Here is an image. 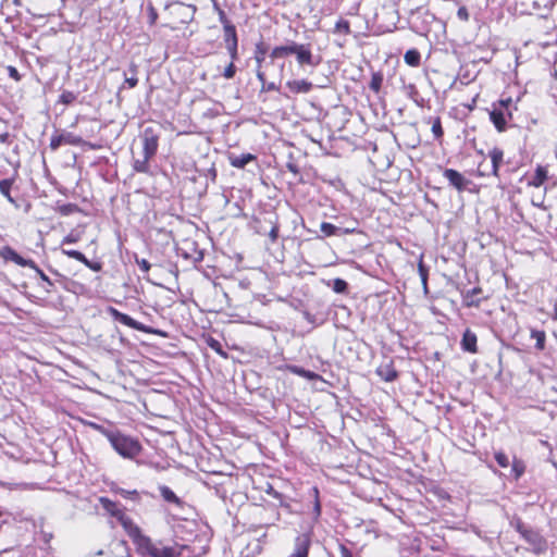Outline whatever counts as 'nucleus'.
<instances>
[{
    "label": "nucleus",
    "instance_id": "0eeeda50",
    "mask_svg": "<svg viewBox=\"0 0 557 557\" xmlns=\"http://www.w3.org/2000/svg\"><path fill=\"white\" fill-rule=\"evenodd\" d=\"M108 312L114 321L120 322L128 327H132L134 330L140 331V332H144L147 334H156V335H162V336L164 335L163 332L156 330L151 326L145 325V324L136 321L128 314L123 313L113 307H109Z\"/></svg>",
    "mask_w": 557,
    "mask_h": 557
},
{
    "label": "nucleus",
    "instance_id": "ddd939ff",
    "mask_svg": "<svg viewBox=\"0 0 557 557\" xmlns=\"http://www.w3.org/2000/svg\"><path fill=\"white\" fill-rule=\"evenodd\" d=\"M309 496L312 497L311 500V507L308 509V515L311 517V520L313 523L319 522L322 507H321V500H320V492L317 486H312L309 490Z\"/></svg>",
    "mask_w": 557,
    "mask_h": 557
},
{
    "label": "nucleus",
    "instance_id": "79ce46f5",
    "mask_svg": "<svg viewBox=\"0 0 557 557\" xmlns=\"http://www.w3.org/2000/svg\"><path fill=\"white\" fill-rule=\"evenodd\" d=\"M214 8L218 11L219 21L223 25V28L233 25L232 22L226 16L225 12L216 3H214Z\"/></svg>",
    "mask_w": 557,
    "mask_h": 557
},
{
    "label": "nucleus",
    "instance_id": "7c9ffc66",
    "mask_svg": "<svg viewBox=\"0 0 557 557\" xmlns=\"http://www.w3.org/2000/svg\"><path fill=\"white\" fill-rule=\"evenodd\" d=\"M404 60L410 66H419L421 62V54L417 49H410L405 53Z\"/></svg>",
    "mask_w": 557,
    "mask_h": 557
},
{
    "label": "nucleus",
    "instance_id": "37998d69",
    "mask_svg": "<svg viewBox=\"0 0 557 557\" xmlns=\"http://www.w3.org/2000/svg\"><path fill=\"white\" fill-rule=\"evenodd\" d=\"M77 210H78V207L75 203H65V205H62L59 207V212L62 215H70Z\"/></svg>",
    "mask_w": 557,
    "mask_h": 557
},
{
    "label": "nucleus",
    "instance_id": "4468645a",
    "mask_svg": "<svg viewBox=\"0 0 557 557\" xmlns=\"http://www.w3.org/2000/svg\"><path fill=\"white\" fill-rule=\"evenodd\" d=\"M277 370L280 371H288L293 374H296L298 376H301V377H305L309 381H317V380H321V375L313 372V371H310V370H306L299 366H296V364H283V366H280L277 367Z\"/></svg>",
    "mask_w": 557,
    "mask_h": 557
},
{
    "label": "nucleus",
    "instance_id": "bb28decb",
    "mask_svg": "<svg viewBox=\"0 0 557 557\" xmlns=\"http://www.w3.org/2000/svg\"><path fill=\"white\" fill-rule=\"evenodd\" d=\"M334 293L336 294H347L348 293V283L343 278H334L327 283Z\"/></svg>",
    "mask_w": 557,
    "mask_h": 557
},
{
    "label": "nucleus",
    "instance_id": "cd10ccee",
    "mask_svg": "<svg viewBox=\"0 0 557 557\" xmlns=\"http://www.w3.org/2000/svg\"><path fill=\"white\" fill-rule=\"evenodd\" d=\"M13 185V180L5 178L0 181V193L13 205L16 206L15 199L11 196V188Z\"/></svg>",
    "mask_w": 557,
    "mask_h": 557
},
{
    "label": "nucleus",
    "instance_id": "39448f33",
    "mask_svg": "<svg viewBox=\"0 0 557 557\" xmlns=\"http://www.w3.org/2000/svg\"><path fill=\"white\" fill-rule=\"evenodd\" d=\"M509 524L529 544L530 547L528 549L530 552L535 555H542L547 552L548 542L537 529L525 524L518 516H513L510 519Z\"/></svg>",
    "mask_w": 557,
    "mask_h": 557
},
{
    "label": "nucleus",
    "instance_id": "13d9d810",
    "mask_svg": "<svg viewBox=\"0 0 557 557\" xmlns=\"http://www.w3.org/2000/svg\"><path fill=\"white\" fill-rule=\"evenodd\" d=\"M267 493L269 495H272L274 498L278 499L280 502H282V497L283 495L281 493H278L277 491H275L272 486H269V488L267 490ZM283 505V503H281Z\"/></svg>",
    "mask_w": 557,
    "mask_h": 557
},
{
    "label": "nucleus",
    "instance_id": "c85d7f7f",
    "mask_svg": "<svg viewBox=\"0 0 557 557\" xmlns=\"http://www.w3.org/2000/svg\"><path fill=\"white\" fill-rule=\"evenodd\" d=\"M320 230L323 233V236H342L341 226L334 225L329 222H322L320 225Z\"/></svg>",
    "mask_w": 557,
    "mask_h": 557
},
{
    "label": "nucleus",
    "instance_id": "f03ea898",
    "mask_svg": "<svg viewBox=\"0 0 557 557\" xmlns=\"http://www.w3.org/2000/svg\"><path fill=\"white\" fill-rule=\"evenodd\" d=\"M160 127L147 126L140 134L143 144V159L133 161V170L136 173L150 174V160L157 154L159 148Z\"/></svg>",
    "mask_w": 557,
    "mask_h": 557
},
{
    "label": "nucleus",
    "instance_id": "2eb2a0df",
    "mask_svg": "<svg viewBox=\"0 0 557 557\" xmlns=\"http://www.w3.org/2000/svg\"><path fill=\"white\" fill-rule=\"evenodd\" d=\"M376 374L385 382H394L398 377V372L394 367V361L388 360L386 362H382L376 368Z\"/></svg>",
    "mask_w": 557,
    "mask_h": 557
},
{
    "label": "nucleus",
    "instance_id": "6ab92c4d",
    "mask_svg": "<svg viewBox=\"0 0 557 557\" xmlns=\"http://www.w3.org/2000/svg\"><path fill=\"white\" fill-rule=\"evenodd\" d=\"M286 87L293 94H307L312 89V84L306 79L288 81Z\"/></svg>",
    "mask_w": 557,
    "mask_h": 557
},
{
    "label": "nucleus",
    "instance_id": "473e14b6",
    "mask_svg": "<svg viewBox=\"0 0 557 557\" xmlns=\"http://www.w3.org/2000/svg\"><path fill=\"white\" fill-rule=\"evenodd\" d=\"M383 84V75L380 72H375L371 76V81L369 83V88L374 92H379L381 90Z\"/></svg>",
    "mask_w": 557,
    "mask_h": 557
},
{
    "label": "nucleus",
    "instance_id": "a19ab883",
    "mask_svg": "<svg viewBox=\"0 0 557 557\" xmlns=\"http://www.w3.org/2000/svg\"><path fill=\"white\" fill-rule=\"evenodd\" d=\"M494 458L502 468H507L510 465L508 456L502 450L495 451Z\"/></svg>",
    "mask_w": 557,
    "mask_h": 557
},
{
    "label": "nucleus",
    "instance_id": "f704fd0d",
    "mask_svg": "<svg viewBox=\"0 0 557 557\" xmlns=\"http://www.w3.org/2000/svg\"><path fill=\"white\" fill-rule=\"evenodd\" d=\"M358 226H359V222L357 220L352 219L351 221H349V223L346 226H341L342 236L348 235V234L360 233Z\"/></svg>",
    "mask_w": 557,
    "mask_h": 557
},
{
    "label": "nucleus",
    "instance_id": "a878e982",
    "mask_svg": "<svg viewBox=\"0 0 557 557\" xmlns=\"http://www.w3.org/2000/svg\"><path fill=\"white\" fill-rule=\"evenodd\" d=\"M223 30H224L225 47L232 46V45H234V46L238 45L236 27L234 24L231 26H226L225 28H223Z\"/></svg>",
    "mask_w": 557,
    "mask_h": 557
},
{
    "label": "nucleus",
    "instance_id": "a211bd4d",
    "mask_svg": "<svg viewBox=\"0 0 557 557\" xmlns=\"http://www.w3.org/2000/svg\"><path fill=\"white\" fill-rule=\"evenodd\" d=\"M296 45V41L290 40L287 45L274 47L270 53L271 59L274 60L293 54L295 52Z\"/></svg>",
    "mask_w": 557,
    "mask_h": 557
},
{
    "label": "nucleus",
    "instance_id": "a18cd8bd",
    "mask_svg": "<svg viewBox=\"0 0 557 557\" xmlns=\"http://www.w3.org/2000/svg\"><path fill=\"white\" fill-rule=\"evenodd\" d=\"M236 66L234 62H230V64L224 69L223 76L226 79H232L235 76Z\"/></svg>",
    "mask_w": 557,
    "mask_h": 557
},
{
    "label": "nucleus",
    "instance_id": "6e6552de",
    "mask_svg": "<svg viewBox=\"0 0 557 557\" xmlns=\"http://www.w3.org/2000/svg\"><path fill=\"white\" fill-rule=\"evenodd\" d=\"M62 145L82 146L85 145L84 139L75 135L74 133L67 132L62 134H53L50 139L49 147L52 151L58 150Z\"/></svg>",
    "mask_w": 557,
    "mask_h": 557
},
{
    "label": "nucleus",
    "instance_id": "20e7f679",
    "mask_svg": "<svg viewBox=\"0 0 557 557\" xmlns=\"http://www.w3.org/2000/svg\"><path fill=\"white\" fill-rule=\"evenodd\" d=\"M517 103L518 100L515 101L511 97L500 98L492 103L488 115L497 132L504 133L513 126L511 122L513 120V112L518 110Z\"/></svg>",
    "mask_w": 557,
    "mask_h": 557
},
{
    "label": "nucleus",
    "instance_id": "b1692460",
    "mask_svg": "<svg viewBox=\"0 0 557 557\" xmlns=\"http://www.w3.org/2000/svg\"><path fill=\"white\" fill-rule=\"evenodd\" d=\"M111 492L121 495L125 499H131L133 502L140 500V493L137 490H125L114 485L111 487Z\"/></svg>",
    "mask_w": 557,
    "mask_h": 557
},
{
    "label": "nucleus",
    "instance_id": "4d7b16f0",
    "mask_svg": "<svg viewBox=\"0 0 557 557\" xmlns=\"http://www.w3.org/2000/svg\"><path fill=\"white\" fill-rule=\"evenodd\" d=\"M286 168L289 172H292L295 175H299V168L295 162H287Z\"/></svg>",
    "mask_w": 557,
    "mask_h": 557
},
{
    "label": "nucleus",
    "instance_id": "0e129e2a",
    "mask_svg": "<svg viewBox=\"0 0 557 557\" xmlns=\"http://www.w3.org/2000/svg\"><path fill=\"white\" fill-rule=\"evenodd\" d=\"M137 69L138 66L134 62L129 64V72L132 73V75H137Z\"/></svg>",
    "mask_w": 557,
    "mask_h": 557
},
{
    "label": "nucleus",
    "instance_id": "aec40b11",
    "mask_svg": "<svg viewBox=\"0 0 557 557\" xmlns=\"http://www.w3.org/2000/svg\"><path fill=\"white\" fill-rule=\"evenodd\" d=\"M256 156L252 153L231 154L228 157L232 166L244 169L249 162L253 161Z\"/></svg>",
    "mask_w": 557,
    "mask_h": 557
},
{
    "label": "nucleus",
    "instance_id": "de8ad7c7",
    "mask_svg": "<svg viewBox=\"0 0 557 557\" xmlns=\"http://www.w3.org/2000/svg\"><path fill=\"white\" fill-rule=\"evenodd\" d=\"M79 240V235L74 233V232H71L70 234H67L63 239H62V243L61 245H66V244H75Z\"/></svg>",
    "mask_w": 557,
    "mask_h": 557
},
{
    "label": "nucleus",
    "instance_id": "774afa93",
    "mask_svg": "<svg viewBox=\"0 0 557 557\" xmlns=\"http://www.w3.org/2000/svg\"><path fill=\"white\" fill-rule=\"evenodd\" d=\"M202 259H203V255H202V252H201V251H198V252H197V256L194 258V260H195L196 262H199V261H201Z\"/></svg>",
    "mask_w": 557,
    "mask_h": 557
},
{
    "label": "nucleus",
    "instance_id": "3c124183",
    "mask_svg": "<svg viewBox=\"0 0 557 557\" xmlns=\"http://www.w3.org/2000/svg\"><path fill=\"white\" fill-rule=\"evenodd\" d=\"M226 50L230 54L231 62H235L236 60H238V45L227 46Z\"/></svg>",
    "mask_w": 557,
    "mask_h": 557
},
{
    "label": "nucleus",
    "instance_id": "dca6fc26",
    "mask_svg": "<svg viewBox=\"0 0 557 557\" xmlns=\"http://www.w3.org/2000/svg\"><path fill=\"white\" fill-rule=\"evenodd\" d=\"M476 342H478V338H476L475 333L472 332L471 330L467 329L462 334L460 345H461L462 350L471 352V354H475L478 351Z\"/></svg>",
    "mask_w": 557,
    "mask_h": 557
},
{
    "label": "nucleus",
    "instance_id": "7ed1b4c3",
    "mask_svg": "<svg viewBox=\"0 0 557 557\" xmlns=\"http://www.w3.org/2000/svg\"><path fill=\"white\" fill-rule=\"evenodd\" d=\"M111 444L112 448L125 459H134L141 453V444L134 437L125 435L117 430H108L101 425H95Z\"/></svg>",
    "mask_w": 557,
    "mask_h": 557
},
{
    "label": "nucleus",
    "instance_id": "8fccbe9b",
    "mask_svg": "<svg viewBox=\"0 0 557 557\" xmlns=\"http://www.w3.org/2000/svg\"><path fill=\"white\" fill-rule=\"evenodd\" d=\"M84 265H86L87 268H89L90 270L95 271V272H99L102 270V263L99 262V261H90L86 258V261L83 263Z\"/></svg>",
    "mask_w": 557,
    "mask_h": 557
},
{
    "label": "nucleus",
    "instance_id": "c9c22d12",
    "mask_svg": "<svg viewBox=\"0 0 557 557\" xmlns=\"http://www.w3.org/2000/svg\"><path fill=\"white\" fill-rule=\"evenodd\" d=\"M335 33L342 35H348L350 33V24L347 20L341 18L335 24Z\"/></svg>",
    "mask_w": 557,
    "mask_h": 557
},
{
    "label": "nucleus",
    "instance_id": "4be33fe9",
    "mask_svg": "<svg viewBox=\"0 0 557 557\" xmlns=\"http://www.w3.org/2000/svg\"><path fill=\"white\" fill-rule=\"evenodd\" d=\"M159 492H160V495L162 496V498L166 503L174 504L177 507L183 506V504H184L183 500L180 497H177L176 494L169 486L160 485Z\"/></svg>",
    "mask_w": 557,
    "mask_h": 557
},
{
    "label": "nucleus",
    "instance_id": "f8f14e48",
    "mask_svg": "<svg viewBox=\"0 0 557 557\" xmlns=\"http://www.w3.org/2000/svg\"><path fill=\"white\" fill-rule=\"evenodd\" d=\"M311 546V536L309 533L299 534L295 539L293 553L288 557H308Z\"/></svg>",
    "mask_w": 557,
    "mask_h": 557
},
{
    "label": "nucleus",
    "instance_id": "f257e3e1",
    "mask_svg": "<svg viewBox=\"0 0 557 557\" xmlns=\"http://www.w3.org/2000/svg\"><path fill=\"white\" fill-rule=\"evenodd\" d=\"M131 539L137 546V550L149 557H201L207 553L206 546L196 547L187 544L166 546L162 543H154L141 533L140 528Z\"/></svg>",
    "mask_w": 557,
    "mask_h": 557
},
{
    "label": "nucleus",
    "instance_id": "49530a36",
    "mask_svg": "<svg viewBox=\"0 0 557 557\" xmlns=\"http://www.w3.org/2000/svg\"><path fill=\"white\" fill-rule=\"evenodd\" d=\"M209 346L214 350L216 351L219 355L221 356H226V352L222 349V345L220 344L219 341L214 339V338H211L209 341Z\"/></svg>",
    "mask_w": 557,
    "mask_h": 557
},
{
    "label": "nucleus",
    "instance_id": "423d86ee",
    "mask_svg": "<svg viewBox=\"0 0 557 557\" xmlns=\"http://www.w3.org/2000/svg\"><path fill=\"white\" fill-rule=\"evenodd\" d=\"M99 503L101 507L113 518H115L124 528L129 537L138 532V525L134 523L131 517H128L124 509L115 502L108 497H100Z\"/></svg>",
    "mask_w": 557,
    "mask_h": 557
},
{
    "label": "nucleus",
    "instance_id": "c03bdc74",
    "mask_svg": "<svg viewBox=\"0 0 557 557\" xmlns=\"http://www.w3.org/2000/svg\"><path fill=\"white\" fill-rule=\"evenodd\" d=\"M134 260H135V263L139 267V269L144 273H147L150 270L151 264L148 260H146L144 258H139L137 255H135Z\"/></svg>",
    "mask_w": 557,
    "mask_h": 557
},
{
    "label": "nucleus",
    "instance_id": "72a5a7b5",
    "mask_svg": "<svg viewBox=\"0 0 557 557\" xmlns=\"http://www.w3.org/2000/svg\"><path fill=\"white\" fill-rule=\"evenodd\" d=\"M432 133L436 140L441 141L444 136L441 117L436 116L432 122Z\"/></svg>",
    "mask_w": 557,
    "mask_h": 557
},
{
    "label": "nucleus",
    "instance_id": "f3484780",
    "mask_svg": "<svg viewBox=\"0 0 557 557\" xmlns=\"http://www.w3.org/2000/svg\"><path fill=\"white\" fill-rule=\"evenodd\" d=\"M488 157L491 158V162H492L491 174L498 177L499 176V168L503 164V160H504V151H503V149H500L498 147H494L492 150H490Z\"/></svg>",
    "mask_w": 557,
    "mask_h": 557
},
{
    "label": "nucleus",
    "instance_id": "e2e57ef3",
    "mask_svg": "<svg viewBox=\"0 0 557 557\" xmlns=\"http://www.w3.org/2000/svg\"><path fill=\"white\" fill-rule=\"evenodd\" d=\"M50 271H51L52 274H54L57 277H59L60 282L61 281H67V278L64 275L60 274L57 270H50Z\"/></svg>",
    "mask_w": 557,
    "mask_h": 557
},
{
    "label": "nucleus",
    "instance_id": "393cba45",
    "mask_svg": "<svg viewBox=\"0 0 557 557\" xmlns=\"http://www.w3.org/2000/svg\"><path fill=\"white\" fill-rule=\"evenodd\" d=\"M531 338L535 339V349L543 351L546 344V333L542 330L531 329Z\"/></svg>",
    "mask_w": 557,
    "mask_h": 557
},
{
    "label": "nucleus",
    "instance_id": "680f3d73",
    "mask_svg": "<svg viewBox=\"0 0 557 557\" xmlns=\"http://www.w3.org/2000/svg\"><path fill=\"white\" fill-rule=\"evenodd\" d=\"M257 78L258 81L263 85L265 84V74L264 72L260 71V67L257 70Z\"/></svg>",
    "mask_w": 557,
    "mask_h": 557
},
{
    "label": "nucleus",
    "instance_id": "e433bc0d",
    "mask_svg": "<svg viewBox=\"0 0 557 557\" xmlns=\"http://www.w3.org/2000/svg\"><path fill=\"white\" fill-rule=\"evenodd\" d=\"M77 99V95L70 90H64L59 97V102L65 106L72 104Z\"/></svg>",
    "mask_w": 557,
    "mask_h": 557
},
{
    "label": "nucleus",
    "instance_id": "2f4dec72",
    "mask_svg": "<svg viewBox=\"0 0 557 557\" xmlns=\"http://www.w3.org/2000/svg\"><path fill=\"white\" fill-rule=\"evenodd\" d=\"M525 471V466L522 460L513 458L511 463V473L516 480L520 479Z\"/></svg>",
    "mask_w": 557,
    "mask_h": 557
},
{
    "label": "nucleus",
    "instance_id": "5fc2aeb1",
    "mask_svg": "<svg viewBox=\"0 0 557 557\" xmlns=\"http://www.w3.org/2000/svg\"><path fill=\"white\" fill-rule=\"evenodd\" d=\"M124 84L127 85L128 88L136 87L138 84L137 75H132L131 77L125 75Z\"/></svg>",
    "mask_w": 557,
    "mask_h": 557
},
{
    "label": "nucleus",
    "instance_id": "4c0bfd02",
    "mask_svg": "<svg viewBox=\"0 0 557 557\" xmlns=\"http://www.w3.org/2000/svg\"><path fill=\"white\" fill-rule=\"evenodd\" d=\"M267 53V47L263 42H260L256 46L255 59L258 64V67H261L262 62L264 61V55Z\"/></svg>",
    "mask_w": 557,
    "mask_h": 557
},
{
    "label": "nucleus",
    "instance_id": "9b49d317",
    "mask_svg": "<svg viewBox=\"0 0 557 557\" xmlns=\"http://www.w3.org/2000/svg\"><path fill=\"white\" fill-rule=\"evenodd\" d=\"M0 258H2L4 261L14 262L20 267H35L34 260L23 258L10 246L0 247Z\"/></svg>",
    "mask_w": 557,
    "mask_h": 557
},
{
    "label": "nucleus",
    "instance_id": "6e6d98bb",
    "mask_svg": "<svg viewBox=\"0 0 557 557\" xmlns=\"http://www.w3.org/2000/svg\"><path fill=\"white\" fill-rule=\"evenodd\" d=\"M272 90H278V87L275 83H267L261 86V91H272Z\"/></svg>",
    "mask_w": 557,
    "mask_h": 557
},
{
    "label": "nucleus",
    "instance_id": "09e8293b",
    "mask_svg": "<svg viewBox=\"0 0 557 557\" xmlns=\"http://www.w3.org/2000/svg\"><path fill=\"white\" fill-rule=\"evenodd\" d=\"M457 16L460 21L468 22L470 18L468 9L465 5H461L457 11Z\"/></svg>",
    "mask_w": 557,
    "mask_h": 557
},
{
    "label": "nucleus",
    "instance_id": "603ef678",
    "mask_svg": "<svg viewBox=\"0 0 557 557\" xmlns=\"http://www.w3.org/2000/svg\"><path fill=\"white\" fill-rule=\"evenodd\" d=\"M278 231H280V227H278V224L277 223H273L270 232H269V237L271 239L272 243H275L277 237H278Z\"/></svg>",
    "mask_w": 557,
    "mask_h": 557
},
{
    "label": "nucleus",
    "instance_id": "9d476101",
    "mask_svg": "<svg viewBox=\"0 0 557 557\" xmlns=\"http://www.w3.org/2000/svg\"><path fill=\"white\" fill-rule=\"evenodd\" d=\"M443 176L449 182V185L458 191H463L471 184V181L466 178L460 172L454 169H445Z\"/></svg>",
    "mask_w": 557,
    "mask_h": 557
},
{
    "label": "nucleus",
    "instance_id": "69168bd1",
    "mask_svg": "<svg viewBox=\"0 0 557 557\" xmlns=\"http://www.w3.org/2000/svg\"><path fill=\"white\" fill-rule=\"evenodd\" d=\"M435 20V16L429 12H425L424 13V21L425 22H430V21H434Z\"/></svg>",
    "mask_w": 557,
    "mask_h": 557
},
{
    "label": "nucleus",
    "instance_id": "052dcab7",
    "mask_svg": "<svg viewBox=\"0 0 557 557\" xmlns=\"http://www.w3.org/2000/svg\"><path fill=\"white\" fill-rule=\"evenodd\" d=\"M302 315L304 318L311 324H313L315 322V318L312 313H310L309 311H304L302 312Z\"/></svg>",
    "mask_w": 557,
    "mask_h": 557
},
{
    "label": "nucleus",
    "instance_id": "412c9836",
    "mask_svg": "<svg viewBox=\"0 0 557 557\" xmlns=\"http://www.w3.org/2000/svg\"><path fill=\"white\" fill-rule=\"evenodd\" d=\"M548 177V171L543 165H537L534 172V175L532 176L531 181L529 182L530 186L533 187H541L545 181Z\"/></svg>",
    "mask_w": 557,
    "mask_h": 557
},
{
    "label": "nucleus",
    "instance_id": "ea45409f",
    "mask_svg": "<svg viewBox=\"0 0 557 557\" xmlns=\"http://www.w3.org/2000/svg\"><path fill=\"white\" fill-rule=\"evenodd\" d=\"M62 253L70 257V258H73L82 263H84L86 261V257L84 253H82L81 251L78 250H74V249H64L62 248Z\"/></svg>",
    "mask_w": 557,
    "mask_h": 557
},
{
    "label": "nucleus",
    "instance_id": "864d4df0",
    "mask_svg": "<svg viewBox=\"0 0 557 557\" xmlns=\"http://www.w3.org/2000/svg\"><path fill=\"white\" fill-rule=\"evenodd\" d=\"M7 71H8L9 76L11 78H13L14 81L18 82L21 79V75H20L18 71L16 70V67L9 65V66H7Z\"/></svg>",
    "mask_w": 557,
    "mask_h": 557
},
{
    "label": "nucleus",
    "instance_id": "338daca9",
    "mask_svg": "<svg viewBox=\"0 0 557 557\" xmlns=\"http://www.w3.org/2000/svg\"><path fill=\"white\" fill-rule=\"evenodd\" d=\"M553 320L557 321V301L554 304V312L552 315Z\"/></svg>",
    "mask_w": 557,
    "mask_h": 557
},
{
    "label": "nucleus",
    "instance_id": "bf43d9fd",
    "mask_svg": "<svg viewBox=\"0 0 557 557\" xmlns=\"http://www.w3.org/2000/svg\"><path fill=\"white\" fill-rule=\"evenodd\" d=\"M157 18H158L157 11L154 10L153 7H150L149 8V22H150V24H154Z\"/></svg>",
    "mask_w": 557,
    "mask_h": 557
},
{
    "label": "nucleus",
    "instance_id": "58836bf2",
    "mask_svg": "<svg viewBox=\"0 0 557 557\" xmlns=\"http://www.w3.org/2000/svg\"><path fill=\"white\" fill-rule=\"evenodd\" d=\"M418 271H419V275L421 277V281H422V284H423V287L424 289L426 290L428 288V276H429V270L428 268L424 265L423 261H422V258L420 259L419 263H418Z\"/></svg>",
    "mask_w": 557,
    "mask_h": 557
},
{
    "label": "nucleus",
    "instance_id": "1a4fd4ad",
    "mask_svg": "<svg viewBox=\"0 0 557 557\" xmlns=\"http://www.w3.org/2000/svg\"><path fill=\"white\" fill-rule=\"evenodd\" d=\"M296 60L300 66L310 65L317 66L320 63V59H315L311 52V46L309 44H298L296 45L295 52Z\"/></svg>",
    "mask_w": 557,
    "mask_h": 557
},
{
    "label": "nucleus",
    "instance_id": "c756f323",
    "mask_svg": "<svg viewBox=\"0 0 557 557\" xmlns=\"http://www.w3.org/2000/svg\"><path fill=\"white\" fill-rule=\"evenodd\" d=\"M29 269L34 270L37 275L40 277V280L46 284L45 290L50 294L53 292L54 283L49 278L48 275L35 263V267H28Z\"/></svg>",
    "mask_w": 557,
    "mask_h": 557
},
{
    "label": "nucleus",
    "instance_id": "5701e85b",
    "mask_svg": "<svg viewBox=\"0 0 557 557\" xmlns=\"http://www.w3.org/2000/svg\"><path fill=\"white\" fill-rule=\"evenodd\" d=\"M482 293L481 287H474L472 289H469L463 295V304L466 307H479L481 299L476 298L479 294Z\"/></svg>",
    "mask_w": 557,
    "mask_h": 557
}]
</instances>
